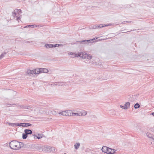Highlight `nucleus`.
<instances>
[{
	"label": "nucleus",
	"instance_id": "nucleus-11",
	"mask_svg": "<svg viewBox=\"0 0 154 154\" xmlns=\"http://www.w3.org/2000/svg\"><path fill=\"white\" fill-rule=\"evenodd\" d=\"M94 40H95V38H94L93 39H90V40H84L80 41H79V42L80 43H87L88 42H91V41H92Z\"/></svg>",
	"mask_w": 154,
	"mask_h": 154
},
{
	"label": "nucleus",
	"instance_id": "nucleus-7",
	"mask_svg": "<svg viewBox=\"0 0 154 154\" xmlns=\"http://www.w3.org/2000/svg\"><path fill=\"white\" fill-rule=\"evenodd\" d=\"M87 114V113H86L85 114H83V113H74L72 112V116H85Z\"/></svg>",
	"mask_w": 154,
	"mask_h": 154
},
{
	"label": "nucleus",
	"instance_id": "nucleus-39",
	"mask_svg": "<svg viewBox=\"0 0 154 154\" xmlns=\"http://www.w3.org/2000/svg\"><path fill=\"white\" fill-rule=\"evenodd\" d=\"M30 27V26H29V25H27V26H25L24 28H29V27Z\"/></svg>",
	"mask_w": 154,
	"mask_h": 154
},
{
	"label": "nucleus",
	"instance_id": "nucleus-21",
	"mask_svg": "<svg viewBox=\"0 0 154 154\" xmlns=\"http://www.w3.org/2000/svg\"><path fill=\"white\" fill-rule=\"evenodd\" d=\"M107 149L106 146H103L102 147L101 150L103 152H104L105 153H106V149Z\"/></svg>",
	"mask_w": 154,
	"mask_h": 154
},
{
	"label": "nucleus",
	"instance_id": "nucleus-29",
	"mask_svg": "<svg viewBox=\"0 0 154 154\" xmlns=\"http://www.w3.org/2000/svg\"><path fill=\"white\" fill-rule=\"evenodd\" d=\"M97 28H102L103 27V24H100L99 25H97Z\"/></svg>",
	"mask_w": 154,
	"mask_h": 154
},
{
	"label": "nucleus",
	"instance_id": "nucleus-12",
	"mask_svg": "<svg viewBox=\"0 0 154 154\" xmlns=\"http://www.w3.org/2000/svg\"><path fill=\"white\" fill-rule=\"evenodd\" d=\"M41 68H37L34 69V71H35V72H36V74H38L40 73H42V70Z\"/></svg>",
	"mask_w": 154,
	"mask_h": 154
},
{
	"label": "nucleus",
	"instance_id": "nucleus-31",
	"mask_svg": "<svg viewBox=\"0 0 154 154\" xmlns=\"http://www.w3.org/2000/svg\"><path fill=\"white\" fill-rule=\"evenodd\" d=\"M91 27L92 29H96L97 28V25H95L93 26H91Z\"/></svg>",
	"mask_w": 154,
	"mask_h": 154
},
{
	"label": "nucleus",
	"instance_id": "nucleus-2",
	"mask_svg": "<svg viewBox=\"0 0 154 154\" xmlns=\"http://www.w3.org/2000/svg\"><path fill=\"white\" fill-rule=\"evenodd\" d=\"M18 141L14 140L9 143V145L10 148L14 150L18 149Z\"/></svg>",
	"mask_w": 154,
	"mask_h": 154
},
{
	"label": "nucleus",
	"instance_id": "nucleus-45",
	"mask_svg": "<svg viewBox=\"0 0 154 154\" xmlns=\"http://www.w3.org/2000/svg\"><path fill=\"white\" fill-rule=\"evenodd\" d=\"M151 114L154 116V112H152Z\"/></svg>",
	"mask_w": 154,
	"mask_h": 154
},
{
	"label": "nucleus",
	"instance_id": "nucleus-9",
	"mask_svg": "<svg viewBox=\"0 0 154 154\" xmlns=\"http://www.w3.org/2000/svg\"><path fill=\"white\" fill-rule=\"evenodd\" d=\"M24 132L27 135L31 134L32 133V131L31 130L29 129H26L24 130Z\"/></svg>",
	"mask_w": 154,
	"mask_h": 154
},
{
	"label": "nucleus",
	"instance_id": "nucleus-38",
	"mask_svg": "<svg viewBox=\"0 0 154 154\" xmlns=\"http://www.w3.org/2000/svg\"><path fill=\"white\" fill-rule=\"evenodd\" d=\"M120 107L121 108L124 109V106H122V105H120Z\"/></svg>",
	"mask_w": 154,
	"mask_h": 154
},
{
	"label": "nucleus",
	"instance_id": "nucleus-42",
	"mask_svg": "<svg viewBox=\"0 0 154 154\" xmlns=\"http://www.w3.org/2000/svg\"><path fill=\"white\" fill-rule=\"evenodd\" d=\"M30 42H29V41H26L25 42L26 43H30Z\"/></svg>",
	"mask_w": 154,
	"mask_h": 154
},
{
	"label": "nucleus",
	"instance_id": "nucleus-6",
	"mask_svg": "<svg viewBox=\"0 0 154 154\" xmlns=\"http://www.w3.org/2000/svg\"><path fill=\"white\" fill-rule=\"evenodd\" d=\"M34 137V138L35 139H39L42 138L43 137H44V135L43 134H38L37 135L34 134L33 135Z\"/></svg>",
	"mask_w": 154,
	"mask_h": 154
},
{
	"label": "nucleus",
	"instance_id": "nucleus-17",
	"mask_svg": "<svg viewBox=\"0 0 154 154\" xmlns=\"http://www.w3.org/2000/svg\"><path fill=\"white\" fill-rule=\"evenodd\" d=\"M51 146H47L44 147V149L45 150L47 151L50 152Z\"/></svg>",
	"mask_w": 154,
	"mask_h": 154
},
{
	"label": "nucleus",
	"instance_id": "nucleus-25",
	"mask_svg": "<svg viewBox=\"0 0 154 154\" xmlns=\"http://www.w3.org/2000/svg\"><path fill=\"white\" fill-rule=\"evenodd\" d=\"M23 123H16V126H20V127H23Z\"/></svg>",
	"mask_w": 154,
	"mask_h": 154
},
{
	"label": "nucleus",
	"instance_id": "nucleus-18",
	"mask_svg": "<svg viewBox=\"0 0 154 154\" xmlns=\"http://www.w3.org/2000/svg\"><path fill=\"white\" fill-rule=\"evenodd\" d=\"M23 127H28L31 126L32 125L29 123H23Z\"/></svg>",
	"mask_w": 154,
	"mask_h": 154
},
{
	"label": "nucleus",
	"instance_id": "nucleus-19",
	"mask_svg": "<svg viewBox=\"0 0 154 154\" xmlns=\"http://www.w3.org/2000/svg\"><path fill=\"white\" fill-rule=\"evenodd\" d=\"M8 52V51H7V52H4L3 53H2V54L0 55V59H1L5 55H6L7 53Z\"/></svg>",
	"mask_w": 154,
	"mask_h": 154
},
{
	"label": "nucleus",
	"instance_id": "nucleus-43",
	"mask_svg": "<svg viewBox=\"0 0 154 154\" xmlns=\"http://www.w3.org/2000/svg\"><path fill=\"white\" fill-rule=\"evenodd\" d=\"M18 11V12H17V13H18V14H20V13H22L21 11Z\"/></svg>",
	"mask_w": 154,
	"mask_h": 154
},
{
	"label": "nucleus",
	"instance_id": "nucleus-46",
	"mask_svg": "<svg viewBox=\"0 0 154 154\" xmlns=\"http://www.w3.org/2000/svg\"><path fill=\"white\" fill-rule=\"evenodd\" d=\"M154 141V140H153Z\"/></svg>",
	"mask_w": 154,
	"mask_h": 154
},
{
	"label": "nucleus",
	"instance_id": "nucleus-28",
	"mask_svg": "<svg viewBox=\"0 0 154 154\" xmlns=\"http://www.w3.org/2000/svg\"><path fill=\"white\" fill-rule=\"evenodd\" d=\"M91 62L92 64L94 65H97L98 64V63L96 62L94 60H92Z\"/></svg>",
	"mask_w": 154,
	"mask_h": 154
},
{
	"label": "nucleus",
	"instance_id": "nucleus-4",
	"mask_svg": "<svg viewBox=\"0 0 154 154\" xmlns=\"http://www.w3.org/2000/svg\"><path fill=\"white\" fill-rule=\"evenodd\" d=\"M27 75L32 76H34V75L36 74V72L35 71H34V69L31 70L30 69H28L26 71Z\"/></svg>",
	"mask_w": 154,
	"mask_h": 154
},
{
	"label": "nucleus",
	"instance_id": "nucleus-5",
	"mask_svg": "<svg viewBox=\"0 0 154 154\" xmlns=\"http://www.w3.org/2000/svg\"><path fill=\"white\" fill-rule=\"evenodd\" d=\"M107 149H106V153L108 154H114L115 152L116 151V150H113V152H112L111 151H110V148H109V147H106Z\"/></svg>",
	"mask_w": 154,
	"mask_h": 154
},
{
	"label": "nucleus",
	"instance_id": "nucleus-22",
	"mask_svg": "<svg viewBox=\"0 0 154 154\" xmlns=\"http://www.w3.org/2000/svg\"><path fill=\"white\" fill-rule=\"evenodd\" d=\"M8 124L10 126H11L13 127L16 126V123H12L11 122H8Z\"/></svg>",
	"mask_w": 154,
	"mask_h": 154
},
{
	"label": "nucleus",
	"instance_id": "nucleus-10",
	"mask_svg": "<svg viewBox=\"0 0 154 154\" xmlns=\"http://www.w3.org/2000/svg\"><path fill=\"white\" fill-rule=\"evenodd\" d=\"M18 149H19L21 147H23L24 146V144L23 142L18 141Z\"/></svg>",
	"mask_w": 154,
	"mask_h": 154
},
{
	"label": "nucleus",
	"instance_id": "nucleus-41",
	"mask_svg": "<svg viewBox=\"0 0 154 154\" xmlns=\"http://www.w3.org/2000/svg\"><path fill=\"white\" fill-rule=\"evenodd\" d=\"M110 149H110V151H111L112 152H113V150H115L114 149H112L111 148H110Z\"/></svg>",
	"mask_w": 154,
	"mask_h": 154
},
{
	"label": "nucleus",
	"instance_id": "nucleus-23",
	"mask_svg": "<svg viewBox=\"0 0 154 154\" xmlns=\"http://www.w3.org/2000/svg\"><path fill=\"white\" fill-rule=\"evenodd\" d=\"M59 114H61V115L63 116H66V111H62L61 112H59Z\"/></svg>",
	"mask_w": 154,
	"mask_h": 154
},
{
	"label": "nucleus",
	"instance_id": "nucleus-33",
	"mask_svg": "<svg viewBox=\"0 0 154 154\" xmlns=\"http://www.w3.org/2000/svg\"><path fill=\"white\" fill-rule=\"evenodd\" d=\"M58 85L59 86H60V85L62 86L63 85V82H58Z\"/></svg>",
	"mask_w": 154,
	"mask_h": 154
},
{
	"label": "nucleus",
	"instance_id": "nucleus-8",
	"mask_svg": "<svg viewBox=\"0 0 154 154\" xmlns=\"http://www.w3.org/2000/svg\"><path fill=\"white\" fill-rule=\"evenodd\" d=\"M20 107L22 109L32 110L31 109L32 107L30 106H25L23 105L20 106Z\"/></svg>",
	"mask_w": 154,
	"mask_h": 154
},
{
	"label": "nucleus",
	"instance_id": "nucleus-13",
	"mask_svg": "<svg viewBox=\"0 0 154 154\" xmlns=\"http://www.w3.org/2000/svg\"><path fill=\"white\" fill-rule=\"evenodd\" d=\"M66 116H72V111L71 110H68L66 111Z\"/></svg>",
	"mask_w": 154,
	"mask_h": 154
},
{
	"label": "nucleus",
	"instance_id": "nucleus-24",
	"mask_svg": "<svg viewBox=\"0 0 154 154\" xmlns=\"http://www.w3.org/2000/svg\"><path fill=\"white\" fill-rule=\"evenodd\" d=\"M28 135L25 133H23L22 134V138L24 139H26L27 138Z\"/></svg>",
	"mask_w": 154,
	"mask_h": 154
},
{
	"label": "nucleus",
	"instance_id": "nucleus-32",
	"mask_svg": "<svg viewBox=\"0 0 154 154\" xmlns=\"http://www.w3.org/2000/svg\"><path fill=\"white\" fill-rule=\"evenodd\" d=\"M29 26L31 28H34L37 27V26L35 24L29 25Z\"/></svg>",
	"mask_w": 154,
	"mask_h": 154
},
{
	"label": "nucleus",
	"instance_id": "nucleus-15",
	"mask_svg": "<svg viewBox=\"0 0 154 154\" xmlns=\"http://www.w3.org/2000/svg\"><path fill=\"white\" fill-rule=\"evenodd\" d=\"M130 103L129 102L126 103L124 105V109H126L130 106Z\"/></svg>",
	"mask_w": 154,
	"mask_h": 154
},
{
	"label": "nucleus",
	"instance_id": "nucleus-27",
	"mask_svg": "<svg viewBox=\"0 0 154 154\" xmlns=\"http://www.w3.org/2000/svg\"><path fill=\"white\" fill-rule=\"evenodd\" d=\"M55 151V148L54 147H51V149H50V152H54Z\"/></svg>",
	"mask_w": 154,
	"mask_h": 154
},
{
	"label": "nucleus",
	"instance_id": "nucleus-40",
	"mask_svg": "<svg viewBox=\"0 0 154 154\" xmlns=\"http://www.w3.org/2000/svg\"><path fill=\"white\" fill-rule=\"evenodd\" d=\"M109 25H108V24H104V25H103V27L107 26H108Z\"/></svg>",
	"mask_w": 154,
	"mask_h": 154
},
{
	"label": "nucleus",
	"instance_id": "nucleus-30",
	"mask_svg": "<svg viewBox=\"0 0 154 154\" xmlns=\"http://www.w3.org/2000/svg\"><path fill=\"white\" fill-rule=\"evenodd\" d=\"M6 105L8 106V107H10V106H14V105H16V104H8V103H6Z\"/></svg>",
	"mask_w": 154,
	"mask_h": 154
},
{
	"label": "nucleus",
	"instance_id": "nucleus-26",
	"mask_svg": "<svg viewBox=\"0 0 154 154\" xmlns=\"http://www.w3.org/2000/svg\"><path fill=\"white\" fill-rule=\"evenodd\" d=\"M140 107V105L138 103H136L135 104L134 107L135 109H137Z\"/></svg>",
	"mask_w": 154,
	"mask_h": 154
},
{
	"label": "nucleus",
	"instance_id": "nucleus-36",
	"mask_svg": "<svg viewBox=\"0 0 154 154\" xmlns=\"http://www.w3.org/2000/svg\"><path fill=\"white\" fill-rule=\"evenodd\" d=\"M16 18L17 20H20V16H17Z\"/></svg>",
	"mask_w": 154,
	"mask_h": 154
},
{
	"label": "nucleus",
	"instance_id": "nucleus-16",
	"mask_svg": "<svg viewBox=\"0 0 154 154\" xmlns=\"http://www.w3.org/2000/svg\"><path fill=\"white\" fill-rule=\"evenodd\" d=\"M80 143H77L74 145L75 148L76 149H78L80 146Z\"/></svg>",
	"mask_w": 154,
	"mask_h": 154
},
{
	"label": "nucleus",
	"instance_id": "nucleus-35",
	"mask_svg": "<svg viewBox=\"0 0 154 154\" xmlns=\"http://www.w3.org/2000/svg\"><path fill=\"white\" fill-rule=\"evenodd\" d=\"M21 11V10L20 9H16L15 10H14V11L15 12H16L17 13H18L17 12H18V11Z\"/></svg>",
	"mask_w": 154,
	"mask_h": 154
},
{
	"label": "nucleus",
	"instance_id": "nucleus-20",
	"mask_svg": "<svg viewBox=\"0 0 154 154\" xmlns=\"http://www.w3.org/2000/svg\"><path fill=\"white\" fill-rule=\"evenodd\" d=\"M41 70H42V73H47L48 72V70L46 68H41Z\"/></svg>",
	"mask_w": 154,
	"mask_h": 154
},
{
	"label": "nucleus",
	"instance_id": "nucleus-34",
	"mask_svg": "<svg viewBox=\"0 0 154 154\" xmlns=\"http://www.w3.org/2000/svg\"><path fill=\"white\" fill-rule=\"evenodd\" d=\"M13 13V16H15L17 15V12H15V11L13 12H12Z\"/></svg>",
	"mask_w": 154,
	"mask_h": 154
},
{
	"label": "nucleus",
	"instance_id": "nucleus-14",
	"mask_svg": "<svg viewBox=\"0 0 154 154\" xmlns=\"http://www.w3.org/2000/svg\"><path fill=\"white\" fill-rule=\"evenodd\" d=\"M146 135L148 137L151 138L153 140H154V135L151 133L147 132L146 133Z\"/></svg>",
	"mask_w": 154,
	"mask_h": 154
},
{
	"label": "nucleus",
	"instance_id": "nucleus-37",
	"mask_svg": "<svg viewBox=\"0 0 154 154\" xmlns=\"http://www.w3.org/2000/svg\"><path fill=\"white\" fill-rule=\"evenodd\" d=\"M131 22V21H125L123 23H130Z\"/></svg>",
	"mask_w": 154,
	"mask_h": 154
},
{
	"label": "nucleus",
	"instance_id": "nucleus-1",
	"mask_svg": "<svg viewBox=\"0 0 154 154\" xmlns=\"http://www.w3.org/2000/svg\"><path fill=\"white\" fill-rule=\"evenodd\" d=\"M69 54L70 55H73V56L72 57H79L83 59L87 58V59L90 60L91 59L92 57L91 54L85 52H81L80 53H78L77 54L72 52H70L69 53Z\"/></svg>",
	"mask_w": 154,
	"mask_h": 154
},
{
	"label": "nucleus",
	"instance_id": "nucleus-3",
	"mask_svg": "<svg viewBox=\"0 0 154 154\" xmlns=\"http://www.w3.org/2000/svg\"><path fill=\"white\" fill-rule=\"evenodd\" d=\"M61 45L59 44H47L45 45V47L47 48H55L57 47H59Z\"/></svg>",
	"mask_w": 154,
	"mask_h": 154
},
{
	"label": "nucleus",
	"instance_id": "nucleus-44",
	"mask_svg": "<svg viewBox=\"0 0 154 154\" xmlns=\"http://www.w3.org/2000/svg\"><path fill=\"white\" fill-rule=\"evenodd\" d=\"M55 85H58V82H56L55 84H54Z\"/></svg>",
	"mask_w": 154,
	"mask_h": 154
}]
</instances>
